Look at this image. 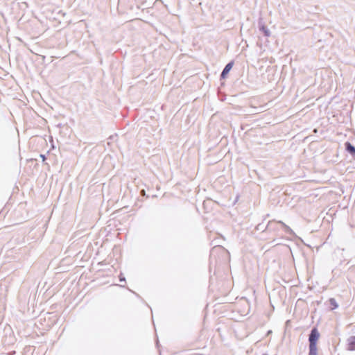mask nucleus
<instances>
[{"label":"nucleus","mask_w":355,"mask_h":355,"mask_svg":"<svg viewBox=\"0 0 355 355\" xmlns=\"http://www.w3.org/2000/svg\"><path fill=\"white\" fill-rule=\"evenodd\" d=\"M330 304L332 306H334L333 309H336L338 306V305H337V304H336V302L334 299H331L330 300Z\"/></svg>","instance_id":"obj_6"},{"label":"nucleus","mask_w":355,"mask_h":355,"mask_svg":"<svg viewBox=\"0 0 355 355\" xmlns=\"http://www.w3.org/2000/svg\"><path fill=\"white\" fill-rule=\"evenodd\" d=\"M120 281L121 282L125 281V278L124 277H120Z\"/></svg>","instance_id":"obj_7"},{"label":"nucleus","mask_w":355,"mask_h":355,"mask_svg":"<svg viewBox=\"0 0 355 355\" xmlns=\"http://www.w3.org/2000/svg\"><path fill=\"white\" fill-rule=\"evenodd\" d=\"M320 334L316 329H312L309 336V348H317V341L319 338Z\"/></svg>","instance_id":"obj_1"},{"label":"nucleus","mask_w":355,"mask_h":355,"mask_svg":"<svg viewBox=\"0 0 355 355\" xmlns=\"http://www.w3.org/2000/svg\"><path fill=\"white\" fill-rule=\"evenodd\" d=\"M347 349L351 351L355 350V336H351L348 338Z\"/></svg>","instance_id":"obj_2"},{"label":"nucleus","mask_w":355,"mask_h":355,"mask_svg":"<svg viewBox=\"0 0 355 355\" xmlns=\"http://www.w3.org/2000/svg\"><path fill=\"white\" fill-rule=\"evenodd\" d=\"M309 355H317V348H309Z\"/></svg>","instance_id":"obj_4"},{"label":"nucleus","mask_w":355,"mask_h":355,"mask_svg":"<svg viewBox=\"0 0 355 355\" xmlns=\"http://www.w3.org/2000/svg\"><path fill=\"white\" fill-rule=\"evenodd\" d=\"M232 65L233 64L232 62L230 63H228L225 67L224 68L223 71H222V73H221V77L222 78H225L226 75L229 73V71L231 70L232 67Z\"/></svg>","instance_id":"obj_3"},{"label":"nucleus","mask_w":355,"mask_h":355,"mask_svg":"<svg viewBox=\"0 0 355 355\" xmlns=\"http://www.w3.org/2000/svg\"><path fill=\"white\" fill-rule=\"evenodd\" d=\"M261 30L264 33L265 35H266V36H269L270 35V31L268 28H266V27L263 26L261 28Z\"/></svg>","instance_id":"obj_5"},{"label":"nucleus","mask_w":355,"mask_h":355,"mask_svg":"<svg viewBox=\"0 0 355 355\" xmlns=\"http://www.w3.org/2000/svg\"><path fill=\"white\" fill-rule=\"evenodd\" d=\"M41 157H42V159H43V160H44V159H45L44 156V155H41Z\"/></svg>","instance_id":"obj_8"}]
</instances>
